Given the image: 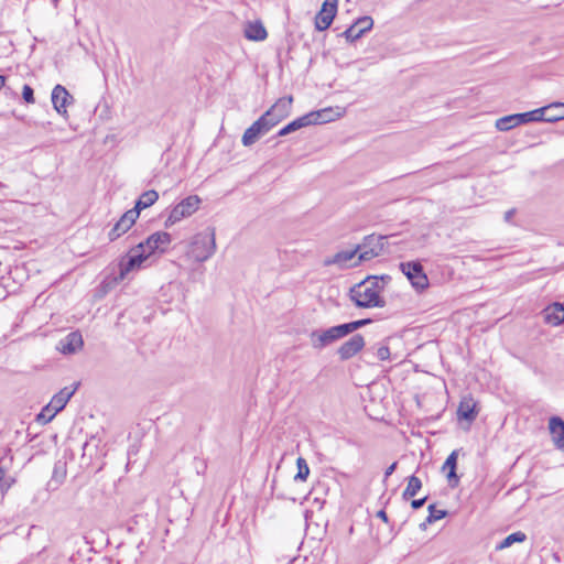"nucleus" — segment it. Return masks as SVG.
<instances>
[{"label": "nucleus", "instance_id": "f257e3e1", "mask_svg": "<svg viewBox=\"0 0 564 564\" xmlns=\"http://www.w3.org/2000/svg\"><path fill=\"white\" fill-rule=\"evenodd\" d=\"M379 284H354L349 289L350 300L358 307H383L386 302L380 296Z\"/></svg>", "mask_w": 564, "mask_h": 564}, {"label": "nucleus", "instance_id": "f03ea898", "mask_svg": "<svg viewBox=\"0 0 564 564\" xmlns=\"http://www.w3.org/2000/svg\"><path fill=\"white\" fill-rule=\"evenodd\" d=\"M371 259H373V253L359 252V247H355L354 249L343 250L333 257L326 258L324 260V264L336 265L339 269H348L357 267L361 262L369 261Z\"/></svg>", "mask_w": 564, "mask_h": 564}, {"label": "nucleus", "instance_id": "7ed1b4c3", "mask_svg": "<svg viewBox=\"0 0 564 564\" xmlns=\"http://www.w3.org/2000/svg\"><path fill=\"white\" fill-rule=\"evenodd\" d=\"M214 234H197L187 250V257L196 262H203L215 252Z\"/></svg>", "mask_w": 564, "mask_h": 564}, {"label": "nucleus", "instance_id": "20e7f679", "mask_svg": "<svg viewBox=\"0 0 564 564\" xmlns=\"http://www.w3.org/2000/svg\"><path fill=\"white\" fill-rule=\"evenodd\" d=\"M199 204L200 198L197 195H189L182 199L171 209L164 223L165 228H170L182 219L192 216L198 209Z\"/></svg>", "mask_w": 564, "mask_h": 564}, {"label": "nucleus", "instance_id": "39448f33", "mask_svg": "<svg viewBox=\"0 0 564 564\" xmlns=\"http://www.w3.org/2000/svg\"><path fill=\"white\" fill-rule=\"evenodd\" d=\"M142 248V246L137 245L120 259L118 263L120 280H124L130 272L142 268L149 260Z\"/></svg>", "mask_w": 564, "mask_h": 564}, {"label": "nucleus", "instance_id": "423d86ee", "mask_svg": "<svg viewBox=\"0 0 564 564\" xmlns=\"http://www.w3.org/2000/svg\"><path fill=\"white\" fill-rule=\"evenodd\" d=\"M345 336L341 324L327 329H314L308 335L312 347L317 350H322Z\"/></svg>", "mask_w": 564, "mask_h": 564}, {"label": "nucleus", "instance_id": "0eeeda50", "mask_svg": "<svg viewBox=\"0 0 564 564\" xmlns=\"http://www.w3.org/2000/svg\"><path fill=\"white\" fill-rule=\"evenodd\" d=\"M539 108L527 111V112H520V113H512L505 116L502 118H499L496 121V128L499 131H509L510 129L518 127L520 124L529 123V122H539L541 121Z\"/></svg>", "mask_w": 564, "mask_h": 564}, {"label": "nucleus", "instance_id": "6e6552de", "mask_svg": "<svg viewBox=\"0 0 564 564\" xmlns=\"http://www.w3.org/2000/svg\"><path fill=\"white\" fill-rule=\"evenodd\" d=\"M172 242V236L166 231H156L150 235L144 241L138 243V246H142L144 253L150 259L156 253H164L170 243Z\"/></svg>", "mask_w": 564, "mask_h": 564}, {"label": "nucleus", "instance_id": "1a4fd4ad", "mask_svg": "<svg viewBox=\"0 0 564 564\" xmlns=\"http://www.w3.org/2000/svg\"><path fill=\"white\" fill-rule=\"evenodd\" d=\"M338 8V0H324L321 10L315 15V28L318 31L327 30L333 23Z\"/></svg>", "mask_w": 564, "mask_h": 564}, {"label": "nucleus", "instance_id": "9d476101", "mask_svg": "<svg viewBox=\"0 0 564 564\" xmlns=\"http://www.w3.org/2000/svg\"><path fill=\"white\" fill-rule=\"evenodd\" d=\"M373 20L369 15L358 18L349 28L343 32V36L347 42L352 43L360 39L366 32L370 31Z\"/></svg>", "mask_w": 564, "mask_h": 564}, {"label": "nucleus", "instance_id": "9b49d317", "mask_svg": "<svg viewBox=\"0 0 564 564\" xmlns=\"http://www.w3.org/2000/svg\"><path fill=\"white\" fill-rule=\"evenodd\" d=\"M52 104L54 109L63 117H67V106L73 101V96L68 93V90L57 84L51 95Z\"/></svg>", "mask_w": 564, "mask_h": 564}, {"label": "nucleus", "instance_id": "f8f14e48", "mask_svg": "<svg viewBox=\"0 0 564 564\" xmlns=\"http://www.w3.org/2000/svg\"><path fill=\"white\" fill-rule=\"evenodd\" d=\"M364 347V337L360 334H356L339 346L337 354L340 360H348L361 351Z\"/></svg>", "mask_w": 564, "mask_h": 564}, {"label": "nucleus", "instance_id": "ddd939ff", "mask_svg": "<svg viewBox=\"0 0 564 564\" xmlns=\"http://www.w3.org/2000/svg\"><path fill=\"white\" fill-rule=\"evenodd\" d=\"M83 336L78 330L72 332L62 338L56 349L63 355H73L83 348Z\"/></svg>", "mask_w": 564, "mask_h": 564}, {"label": "nucleus", "instance_id": "4468645a", "mask_svg": "<svg viewBox=\"0 0 564 564\" xmlns=\"http://www.w3.org/2000/svg\"><path fill=\"white\" fill-rule=\"evenodd\" d=\"M264 118L257 119L243 133L241 142L245 147L256 143L262 135L268 133Z\"/></svg>", "mask_w": 564, "mask_h": 564}, {"label": "nucleus", "instance_id": "2eb2a0df", "mask_svg": "<svg viewBox=\"0 0 564 564\" xmlns=\"http://www.w3.org/2000/svg\"><path fill=\"white\" fill-rule=\"evenodd\" d=\"M541 121L557 122L564 120V102L555 101L547 106L539 108Z\"/></svg>", "mask_w": 564, "mask_h": 564}, {"label": "nucleus", "instance_id": "dca6fc26", "mask_svg": "<svg viewBox=\"0 0 564 564\" xmlns=\"http://www.w3.org/2000/svg\"><path fill=\"white\" fill-rule=\"evenodd\" d=\"M308 126L330 122L340 116V112L328 107L305 113Z\"/></svg>", "mask_w": 564, "mask_h": 564}, {"label": "nucleus", "instance_id": "f3484780", "mask_svg": "<svg viewBox=\"0 0 564 564\" xmlns=\"http://www.w3.org/2000/svg\"><path fill=\"white\" fill-rule=\"evenodd\" d=\"M459 449H454L446 458L442 466V470L446 471V479L448 481V485L454 488L459 482V477L456 474L457 469V459H458Z\"/></svg>", "mask_w": 564, "mask_h": 564}, {"label": "nucleus", "instance_id": "a211bd4d", "mask_svg": "<svg viewBox=\"0 0 564 564\" xmlns=\"http://www.w3.org/2000/svg\"><path fill=\"white\" fill-rule=\"evenodd\" d=\"M386 236H376L368 235L362 239V242L357 245L359 247V252H371L373 253V258L379 256L383 249V240Z\"/></svg>", "mask_w": 564, "mask_h": 564}, {"label": "nucleus", "instance_id": "6ab92c4d", "mask_svg": "<svg viewBox=\"0 0 564 564\" xmlns=\"http://www.w3.org/2000/svg\"><path fill=\"white\" fill-rule=\"evenodd\" d=\"M549 430L552 441L557 449H564V421L560 416H552L549 420Z\"/></svg>", "mask_w": 564, "mask_h": 564}, {"label": "nucleus", "instance_id": "aec40b11", "mask_svg": "<svg viewBox=\"0 0 564 564\" xmlns=\"http://www.w3.org/2000/svg\"><path fill=\"white\" fill-rule=\"evenodd\" d=\"M76 389V387L73 389L68 387L63 388L56 394L53 395L48 405L53 409V411L61 412L66 406L70 398L74 395Z\"/></svg>", "mask_w": 564, "mask_h": 564}, {"label": "nucleus", "instance_id": "412c9836", "mask_svg": "<svg viewBox=\"0 0 564 564\" xmlns=\"http://www.w3.org/2000/svg\"><path fill=\"white\" fill-rule=\"evenodd\" d=\"M400 270L411 282L417 278H421L427 282V276L419 261L401 262Z\"/></svg>", "mask_w": 564, "mask_h": 564}, {"label": "nucleus", "instance_id": "4be33fe9", "mask_svg": "<svg viewBox=\"0 0 564 564\" xmlns=\"http://www.w3.org/2000/svg\"><path fill=\"white\" fill-rule=\"evenodd\" d=\"M544 319L546 323L557 326L564 322V306L555 302L544 310Z\"/></svg>", "mask_w": 564, "mask_h": 564}, {"label": "nucleus", "instance_id": "5701e85b", "mask_svg": "<svg viewBox=\"0 0 564 564\" xmlns=\"http://www.w3.org/2000/svg\"><path fill=\"white\" fill-rule=\"evenodd\" d=\"M457 414L459 419L466 421H474L478 414L476 410V402L473 398L463 399L458 405Z\"/></svg>", "mask_w": 564, "mask_h": 564}, {"label": "nucleus", "instance_id": "b1692460", "mask_svg": "<svg viewBox=\"0 0 564 564\" xmlns=\"http://www.w3.org/2000/svg\"><path fill=\"white\" fill-rule=\"evenodd\" d=\"M245 36L251 41H263L267 39L268 33L265 28L260 21L249 22L245 29Z\"/></svg>", "mask_w": 564, "mask_h": 564}, {"label": "nucleus", "instance_id": "393cba45", "mask_svg": "<svg viewBox=\"0 0 564 564\" xmlns=\"http://www.w3.org/2000/svg\"><path fill=\"white\" fill-rule=\"evenodd\" d=\"M293 97L292 96H285L276 100L274 105H272L269 109H271L273 112H276L280 118L284 119L286 118L292 108Z\"/></svg>", "mask_w": 564, "mask_h": 564}, {"label": "nucleus", "instance_id": "a878e982", "mask_svg": "<svg viewBox=\"0 0 564 564\" xmlns=\"http://www.w3.org/2000/svg\"><path fill=\"white\" fill-rule=\"evenodd\" d=\"M421 488H422V480L419 477H416L415 475L410 476L408 478V485L402 492V499L405 501L412 499L413 497H415L417 495V492L421 490Z\"/></svg>", "mask_w": 564, "mask_h": 564}, {"label": "nucleus", "instance_id": "bb28decb", "mask_svg": "<svg viewBox=\"0 0 564 564\" xmlns=\"http://www.w3.org/2000/svg\"><path fill=\"white\" fill-rule=\"evenodd\" d=\"M159 199V194L154 189L145 191L135 202V207L141 212L152 206Z\"/></svg>", "mask_w": 564, "mask_h": 564}, {"label": "nucleus", "instance_id": "cd10ccee", "mask_svg": "<svg viewBox=\"0 0 564 564\" xmlns=\"http://www.w3.org/2000/svg\"><path fill=\"white\" fill-rule=\"evenodd\" d=\"M304 127H308V122H307L305 115L294 119L293 121H291L286 126H284L282 129H280V131L278 132V135L284 137V135L295 132Z\"/></svg>", "mask_w": 564, "mask_h": 564}, {"label": "nucleus", "instance_id": "c85d7f7f", "mask_svg": "<svg viewBox=\"0 0 564 564\" xmlns=\"http://www.w3.org/2000/svg\"><path fill=\"white\" fill-rule=\"evenodd\" d=\"M527 540V534L522 531H517L506 536L497 546V551L510 547L513 543H522Z\"/></svg>", "mask_w": 564, "mask_h": 564}, {"label": "nucleus", "instance_id": "c756f323", "mask_svg": "<svg viewBox=\"0 0 564 564\" xmlns=\"http://www.w3.org/2000/svg\"><path fill=\"white\" fill-rule=\"evenodd\" d=\"M132 225H130L126 219L120 217V219L115 224L112 229L109 231L108 237L110 241H115L118 239L121 235L127 232Z\"/></svg>", "mask_w": 564, "mask_h": 564}, {"label": "nucleus", "instance_id": "7c9ffc66", "mask_svg": "<svg viewBox=\"0 0 564 564\" xmlns=\"http://www.w3.org/2000/svg\"><path fill=\"white\" fill-rule=\"evenodd\" d=\"M297 473L294 476L295 481H305L310 475V467L303 457L296 459Z\"/></svg>", "mask_w": 564, "mask_h": 564}, {"label": "nucleus", "instance_id": "2f4dec72", "mask_svg": "<svg viewBox=\"0 0 564 564\" xmlns=\"http://www.w3.org/2000/svg\"><path fill=\"white\" fill-rule=\"evenodd\" d=\"M429 510V517L426 518L425 522L421 524V528H425L426 523H433L435 521H438L441 519H444L447 516L446 510H437L435 508V505H430L427 507Z\"/></svg>", "mask_w": 564, "mask_h": 564}, {"label": "nucleus", "instance_id": "473e14b6", "mask_svg": "<svg viewBox=\"0 0 564 564\" xmlns=\"http://www.w3.org/2000/svg\"><path fill=\"white\" fill-rule=\"evenodd\" d=\"M371 322L372 321L370 318H362V319H357V321L341 324V327H343L344 334L347 336L350 333L370 324Z\"/></svg>", "mask_w": 564, "mask_h": 564}, {"label": "nucleus", "instance_id": "72a5a7b5", "mask_svg": "<svg viewBox=\"0 0 564 564\" xmlns=\"http://www.w3.org/2000/svg\"><path fill=\"white\" fill-rule=\"evenodd\" d=\"M260 118H264L263 122L265 123L268 131H270L273 127L283 120L276 112H273L271 109H268Z\"/></svg>", "mask_w": 564, "mask_h": 564}, {"label": "nucleus", "instance_id": "f704fd0d", "mask_svg": "<svg viewBox=\"0 0 564 564\" xmlns=\"http://www.w3.org/2000/svg\"><path fill=\"white\" fill-rule=\"evenodd\" d=\"M57 413L58 412L53 411V409L47 404L36 415V422L40 424H46L51 422Z\"/></svg>", "mask_w": 564, "mask_h": 564}, {"label": "nucleus", "instance_id": "c9c22d12", "mask_svg": "<svg viewBox=\"0 0 564 564\" xmlns=\"http://www.w3.org/2000/svg\"><path fill=\"white\" fill-rule=\"evenodd\" d=\"M22 98L23 100L26 102V104H34L35 102V98H34V90L33 88L25 84L22 88Z\"/></svg>", "mask_w": 564, "mask_h": 564}, {"label": "nucleus", "instance_id": "e433bc0d", "mask_svg": "<svg viewBox=\"0 0 564 564\" xmlns=\"http://www.w3.org/2000/svg\"><path fill=\"white\" fill-rule=\"evenodd\" d=\"M13 484V479L7 476L4 468L0 466V488L8 490Z\"/></svg>", "mask_w": 564, "mask_h": 564}, {"label": "nucleus", "instance_id": "4c0bfd02", "mask_svg": "<svg viewBox=\"0 0 564 564\" xmlns=\"http://www.w3.org/2000/svg\"><path fill=\"white\" fill-rule=\"evenodd\" d=\"M140 210L134 206L132 209L127 210L121 217L130 225H133L140 215Z\"/></svg>", "mask_w": 564, "mask_h": 564}, {"label": "nucleus", "instance_id": "58836bf2", "mask_svg": "<svg viewBox=\"0 0 564 564\" xmlns=\"http://www.w3.org/2000/svg\"><path fill=\"white\" fill-rule=\"evenodd\" d=\"M377 358L381 361L390 358V348L388 345H381L376 350Z\"/></svg>", "mask_w": 564, "mask_h": 564}, {"label": "nucleus", "instance_id": "ea45409f", "mask_svg": "<svg viewBox=\"0 0 564 564\" xmlns=\"http://www.w3.org/2000/svg\"><path fill=\"white\" fill-rule=\"evenodd\" d=\"M426 500H427V496L420 498V499H413L411 501L412 509L417 510V509L422 508L425 505Z\"/></svg>", "mask_w": 564, "mask_h": 564}, {"label": "nucleus", "instance_id": "a19ab883", "mask_svg": "<svg viewBox=\"0 0 564 564\" xmlns=\"http://www.w3.org/2000/svg\"><path fill=\"white\" fill-rule=\"evenodd\" d=\"M379 279H380L382 282H386V279H389V280H390L391 278H390V276H388V275H380V276H378V275H366L365 278H362V279L360 280V282L366 283V282H370V280H379Z\"/></svg>", "mask_w": 564, "mask_h": 564}, {"label": "nucleus", "instance_id": "79ce46f5", "mask_svg": "<svg viewBox=\"0 0 564 564\" xmlns=\"http://www.w3.org/2000/svg\"><path fill=\"white\" fill-rule=\"evenodd\" d=\"M397 468V462L392 463L389 467H387V469L384 470V478H388L389 476H391L393 474V471L395 470Z\"/></svg>", "mask_w": 564, "mask_h": 564}, {"label": "nucleus", "instance_id": "37998d69", "mask_svg": "<svg viewBox=\"0 0 564 564\" xmlns=\"http://www.w3.org/2000/svg\"><path fill=\"white\" fill-rule=\"evenodd\" d=\"M431 284H412L416 293H423Z\"/></svg>", "mask_w": 564, "mask_h": 564}, {"label": "nucleus", "instance_id": "c03bdc74", "mask_svg": "<svg viewBox=\"0 0 564 564\" xmlns=\"http://www.w3.org/2000/svg\"><path fill=\"white\" fill-rule=\"evenodd\" d=\"M377 517H378L379 519H381V520H382L383 522H386V523H388V522H389L388 514H387V512H386L384 510H379V511L377 512Z\"/></svg>", "mask_w": 564, "mask_h": 564}, {"label": "nucleus", "instance_id": "a18cd8bd", "mask_svg": "<svg viewBox=\"0 0 564 564\" xmlns=\"http://www.w3.org/2000/svg\"><path fill=\"white\" fill-rule=\"evenodd\" d=\"M8 290L6 289L4 284H0V300H3L7 297Z\"/></svg>", "mask_w": 564, "mask_h": 564}, {"label": "nucleus", "instance_id": "49530a36", "mask_svg": "<svg viewBox=\"0 0 564 564\" xmlns=\"http://www.w3.org/2000/svg\"><path fill=\"white\" fill-rule=\"evenodd\" d=\"M513 214H514V210H513V209H510V210L506 212V214H505V219H506L507 221H508V220H510V219H511V217L513 216Z\"/></svg>", "mask_w": 564, "mask_h": 564}, {"label": "nucleus", "instance_id": "de8ad7c7", "mask_svg": "<svg viewBox=\"0 0 564 564\" xmlns=\"http://www.w3.org/2000/svg\"><path fill=\"white\" fill-rule=\"evenodd\" d=\"M6 80H7V77H6V76H3V75H0V89H1L2 87H4V85H6Z\"/></svg>", "mask_w": 564, "mask_h": 564}, {"label": "nucleus", "instance_id": "09e8293b", "mask_svg": "<svg viewBox=\"0 0 564 564\" xmlns=\"http://www.w3.org/2000/svg\"><path fill=\"white\" fill-rule=\"evenodd\" d=\"M54 2H57V0H53Z\"/></svg>", "mask_w": 564, "mask_h": 564}]
</instances>
